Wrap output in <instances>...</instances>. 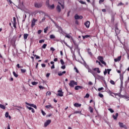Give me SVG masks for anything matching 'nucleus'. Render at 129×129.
<instances>
[{
    "instance_id": "57",
    "label": "nucleus",
    "mask_w": 129,
    "mask_h": 129,
    "mask_svg": "<svg viewBox=\"0 0 129 129\" xmlns=\"http://www.w3.org/2000/svg\"><path fill=\"white\" fill-rule=\"evenodd\" d=\"M111 70V69H107V70L108 74H109Z\"/></svg>"
},
{
    "instance_id": "15",
    "label": "nucleus",
    "mask_w": 129,
    "mask_h": 129,
    "mask_svg": "<svg viewBox=\"0 0 129 129\" xmlns=\"http://www.w3.org/2000/svg\"><path fill=\"white\" fill-rule=\"evenodd\" d=\"M114 60L115 62H118V61H120V60H121V56H118L117 58H115Z\"/></svg>"
},
{
    "instance_id": "22",
    "label": "nucleus",
    "mask_w": 129,
    "mask_h": 129,
    "mask_svg": "<svg viewBox=\"0 0 129 129\" xmlns=\"http://www.w3.org/2000/svg\"><path fill=\"white\" fill-rule=\"evenodd\" d=\"M90 37V35H86L82 36L83 39H86V38H89Z\"/></svg>"
},
{
    "instance_id": "38",
    "label": "nucleus",
    "mask_w": 129,
    "mask_h": 129,
    "mask_svg": "<svg viewBox=\"0 0 129 129\" xmlns=\"http://www.w3.org/2000/svg\"><path fill=\"white\" fill-rule=\"evenodd\" d=\"M45 42V40L44 39H42L39 41V43H40V44H42V43H44Z\"/></svg>"
},
{
    "instance_id": "44",
    "label": "nucleus",
    "mask_w": 129,
    "mask_h": 129,
    "mask_svg": "<svg viewBox=\"0 0 129 129\" xmlns=\"http://www.w3.org/2000/svg\"><path fill=\"white\" fill-rule=\"evenodd\" d=\"M39 88L40 90H43V89H45V87L42 86H39Z\"/></svg>"
},
{
    "instance_id": "24",
    "label": "nucleus",
    "mask_w": 129,
    "mask_h": 129,
    "mask_svg": "<svg viewBox=\"0 0 129 129\" xmlns=\"http://www.w3.org/2000/svg\"><path fill=\"white\" fill-rule=\"evenodd\" d=\"M0 107L2 109H6V106H5V105H3V104H0Z\"/></svg>"
},
{
    "instance_id": "36",
    "label": "nucleus",
    "mask_w": 129,
    "mask_h": 129,
    "mask_svg": "<svg viewBox=\"0 0 129 129\" xmlns=\"http://www.w3.org/2000/svg\"><path fill=\"white\" fill-rule=\"evenodd\" d=\"M66 38H68V39H70V38H71V36H70V35H69V34H67L66 35Z\"/></svg>"
},
{
    "instance_id": "61",
    "label": "nucleus",
    "mask_w": 129,
    "mask_h": 129,
    "mask_svg": "<svg viewBox=\"0 0 129 129\" xmlns=\"http://www.w3.org/2000/svg\"><path fill=\"white\" fill-rule=\"evenodd\" d=\"M53 60H54V62H57V61H58V58H55L53 59Z\"/></svg>"
},
{
    "instance_id": "41",
    "label": "nucleus",
    "mask_w": 129,
    "mask_h": 129,
    "mask_svg": "<svg viewBox=\"0 0 129 129\" xmlns=\"http://www.w3.org/2000/svg\"><path fill=\"white\" fill-rule=\"evenodd\" d=\"M96 62L98 63L99 64V65H100V66H102V64H101V62H100V61H99L98 60H96Z\"/></svg>"
},
{
    "instance_id": "10",
    "label": "nucleus",
    "mask_w": 129,
    "mask_h": 129,
    "mask_svg": "<svg viewBox=\"0 0 129 129\" xmlns=\"http://www.w3.org/2000/svg\"><path fill=\"white\" fill-rule=\"evenodd\" d=\"M11 45L14 47L16 44V39L15 38H12L10 41Z\"/></svg>"
},
{
    "instance_id": "31",
    "label": "nucleus",
    "mask_w": 129,
    "mask_h": 129,
    "mask_svg": "<svg viewBox=\"0 0 129 129\" xmlns=\"http://www.w3.org/2000/svg\"><path fill=\"white\" fill-rule=\"evenodd\" d=\"M74 70H75L77 73H79V71H78V69H77V68H76V67L74 68Z\"/></svg>"
},
{
    "instance_id": "21",
    "label": "nucleus",
    "mask_w": 129,
    "mask_h": 129,
    "mask_svg": "<svg viewBox=\"0 0 129 129\" xmlns=\"http://www.w3.org/2000/svg\"><path fill=\"white\" fill-rule=\"evenodd\" d=\"M29 36V34H24V40H27L28 39V37Z\"/></svg>"
},
{
    "instance_id": "56",
    "label": "nucleus",
    "mask_w": 129,
    "mask_h": 129,
    "mask_svg": "<svg viewBox=\"0 0 129 129\" xmlns=\"http://www.w3.org/2000/svg\"><path fill=\"white\" fill-rule=\"evenodd\" d=\"M41 66L42 67L45 68L46 67V64L45 63H42Z\"/></svg>"
},
{
    "instance_id": "26",
    "label": "nucleus",
    "mask_w": 129,
    "mask_h": 129,
    "mask_svg": "<svg viewBox=\"0 0 129 129\" xmlns=\"http://www.w3.org/2000/svg\"><path fill=\"white\" fill-rule=\"evenodd\" d=\"M46 108H53V107H52V105H48L45 106Z\"/></svg>"
},
{
    "instance_id": "39",
    "label": "nucleus",
    "mask_w": 129,
    "mask_h": 129,
    "mask_svg": "<svg viewBox=\"0 0 129 129\" xmlns=\"http://www.w3.org/2000/svg\"><path fill=\"white\" fill-rule=\"evenodd\" d=\"M60 63L61 65H64L65 64V62H64V60H63L62 59H60Z\"/></svg>"
},
{
    "instance_id": "29",
    "label": "nucleus",
    "mask_w": 129,
    "mask_h": 129,
    "mask_svg": "<svg viewBox=\"0 0 129 129\" xmlns=\"http://www.w3.org/2000/svg\"><path fill=\"white\" fill-rule=\"evenodd\" d=\"M50 39H55V35L51 34L50 35Z\"/></svg>"
},
{
    "instance_id": "43",
    "label": "nucleus",
    "mask_w": 129,
    "mask_h": 129,
    "mask_svg": "<svg viewBox=\"0 0 129 129\" xmlns=\"http://www.w3.org/2000/svg\"><path fill=\"white\" fill-rule=\"evenodd\" d=\"M76 113H81V112L79 111H76L73 113V114H75Z\"/></svg>"
},
{
    "instance_id": "48",
    "label": "nucleus",
    "mask_w": 129,
    "mask_h": 129,
    "mask_svg": "<svg viewBox=\"0 0 129 129\" xmlns=\"http://www.w3.org/2000/svg\"><path fill=\"white\" fill-rule=\"evenodd\" d=\"M89 96H90L89 94L87 93L86 95V96H85V97H86V98H89Z\"/></svg>"
},
{
    "instance_id": "12",
    "label": "nucleus",
    "mask_w": 129,
    "mask_h": 129,
    "mask_svg": "<svg viewBox=\"0 0 129 129\" xmlns=\"http://www.w3.org/2000/svg\"><path fill=\"white\" fill-rule=\"evenodd\" d=\"M115 32L116 33V35H118L120 33V30H119L117 27H116L115 28Z\"/></svg>"
},
{
    "instance_id": "63",
    "label": "nucleus",
    "mask_w": 129,
    "mask_h": 129,
    "mask_svg": "<svg viewBox=\"0 0 129 129\" xmlns=\"http://www.w3.org/2000/svg\"><path fill=\"white\" fill-rule=\"evenodd\" d=\"M17 67H18V68H21V66H20V64H17Z\"/></svg>"
},
{
    "instance_id": "40",
    "label": "nucleus",
    "mask_w": 129,
    "mask_h": 129,
    "mask_svg": "<svg viewBox=\"0 0 129 129\" xmlns=\"http://www.w3.org/2000/svg\"><path fill=\"white\" fill-rule=\"evenodd\" d=\"M110 83H111V84H112V85H114V84H115V83L113 81V80H110Z\"/></svg>"
},
{
    "instance_id": "4",
    "label": "nucleus",
    "mask_w": 129,
    "mask_h": 129,
    "mask_svg": "<svg viewBox=\"0 0 129 129\" xmlns=\"http://www.w3.org/2000/svg\"><path fill=\"white\" fill-rule=\"evenodd\" d=\"M38 20L33 18V19L31 21V28H34L35 27V25H36V22H37Z\"/></svg>"
},
{
    "instance_id": "19",
    "label": "nucleus",
    "mask_w": 129,
    "mask_h": 129,
    "mask_svg": "<svg viewBox=\"0 0 129 129\" xmlns=\"http://www.w3.org/2000/svg\"><path fill=\"white\" fill-rule=\"evenodd\" d=\"M74 106L75 107H80L81 106V104H79L78 103H75L74 104Z\"/></svg>"
},
{
    "instance_id": "20",
    "label": "nucleus",
    "mask_w": 129,
    "mask_h": 129,
    "mask_svg": "<svg viewBox=\"0 0 129 129\" xmlns=\"http://www.w3.org/2000/svg\"><path fill=\"white\" fill-rule=\"evenodd\" d=\"M56 10L57 12H58V13H60V12H61V7H60V6L57 5L56 7Z\"/></svg>"
},
{
    "instance_id": "14",
    "label": "nucleus",
    "mask_w": 129,
    "mask_h": 129,
    "mask_svg": "<svg viewBox=\"0 0 129 129\" xmlns=\"http://www.w3.org/2000/svg\"><path fill=\"white\" fill-rule=\"evenodd\" d=\"M83 87L81 86H76L75 87V90H79V89H82Z\"/></svg>"
},
{
    "instance_id": "9",
    "label": "nucleus",
    "mask_w": 129,
    "mask_h": 129,
    "mask_svg": "<svg viewBox=\"0 0 129 129\" xmlns=\"http://www.w3.org/2000/svg\"><path fill=\"white\" fill-rule=\"evenodd\" d=\"M57 92L58 93L57 94V95H58V96H60V97L63 96L64 93L62 92V89H60V90H58Z\"/></svg>"
},
{
    "instance_id": "11",
    "label": "nucleus",
    "mask_w": 129,
    "mask_h": 129,
    "mask_svg": "<svg viewBox=\"0 0 129 129\" xmlns=\"http://www.w3.org/2000/svg\"><path fill=\"white\" fill-rule=\"evenodd\" d=\"M84 25L86 28H89V27H90V22L87 21L84 23Z\"/></svg>"
},
{
    "instance_id": "1",
    "label": "nucleus",
    "mask_w": 129,
    "mask_h": 129,
    "mask_svg": "<svg viewBox=\"0 0 129 129\" xmlns=\"http://www.w3.org/2000/svg\"><path fill=\"white\" fill-rule=\"evenodd\" d=\"M94 71H96L97 73H100V72H101V71L99 70V68H94L93 69V71L91 69L88 70V72L91 73V74H92L94 77H96V73H95Z\"/></svg>"
},
{
    "instance_id": "25",
    "label": "nucleus",
    "mask_w": 129,
    "mask_h": 129,
    "mask_svg": "<svg viewBox=\"0 0 129 129\" xmlns=\"http://www.w3.org/2000/svg\"><path fill=\"white\" fill-rule=\"evenodd\" d=\"M13 75H14V76H15V77H18V76H19V75H18V74H17L16 73V72H13Z\"/></svg>"
},
{
    "instance_id": "53",
    "label": "nucleus",
    "mask_w": 129,
    "mask_h": 129,
    "mask_svg": "<svg viewBox=\"0 0 129 129\" xmlns=\"http://www.w3.org/2000/svg\"><path fill=\"white\" fill-rule=\"evenodd\" d=\"M51 94V92L47 91L46 93V95H50Z\"/></svg>"
},
{
    "instance_id": "28",
    "label": "nucleus",
    "mask_w": 129,
    "mask_h": 129,
    "mask_svg": "<svg viewBox=\"0 0 129 129\" xmlns=\"http://www.w3.org/2000/svg\"><path fill=\"white\" fill-rule=\"evenodd\" d=\"M33 56H34V57H36V59H40L41 58V57H40L36 54H33Z\"/></svg>"
},
{
    "instance_id": "30",
    "label": "nucleus",
    "mask_w": 129,
    "mask_h": 129,
    "mask_svg": "<svg viewBox=\"0 0 129 129\" xmlns=\"http://www.w3.org/2000/svg\"><path fill=\"white\" fill-rule=\"evenodd\" d=\"M46 47H47V44H44L42 45V49H46Z\"/></svg>"
},
{
    "instance_id": "62",
    "label": "nucleus",
    "mask_w": 129,
    "mask_h": 129,
    "mask_svg": "<svg viewBox=\"0 0 129 129\" xmlns=\"http://www.w3.org/2000/svg\"><path fill=\"white\" fill-rule=\"evenodd\" d=\"M103 2H104V0H100L99 4H101V3H103Z\"/></svg>"
},
{
    "instance_id": "59",
    "label": "nucleus",
    "mask_w": 129,
    "mask_h": 129,
    "mask_svg": "<svg viewBox=\"0 0 129 129\" xmlns=\"http://www.w3.org/2000/svg\"><path fill=\"white\" fill-rule=\"evenodd\" d=\"M75 24L76 25H79V22H78V20H76Z\"/></svg>"
},
{
    "instance_id": "3",
    "label": "nucleus",
    "mask_w": 129,
    "mask_h": 129,
    "mask_svg": "<svg viewBox=\"0 0 129 129\" xmlns=\"http://www.w3.org/2000/svg\"><path fill=\"white\" fill-rule=\"evenodd\" d=\"M78 83L76 82H75L73 80H72L70 82L69 85L70 86V87H74L75 85H77Z\"/></svg>"
},
{
    "instance_id": "8",
    "label": "nucleus",
    "mask_w": 129,
    "mask_h": 129,
    "mask_svg": "<svg viewBox=\"0 0 129 129\" xmlns=\"http://www.w3.org/2000/svg\"><path fill=\"white\" fill-rule=\"evenodd\" d=\"M27 105H29V106H31V107H34L35 109H37V106L34 104H30L29 103H25Z\"/></svg>"
},
{
    "instance_id": "33",
    "label": "nucleus",
    "mask_w": 129,
    "mask_h": 129,
    "mask_svg": "<svg viewBox=\"0 0 129 129\" xmlns=\"http://www.w3.org/2000/svg\"><path fill=\"white\" fill-rule=\"evenodd\" d=\"M21 73H25L26 71H27L26 70V69H21Z\"/></svg>"
},
{
    "instance_id": "17",
    "label": "nucleus",
    "mask_w": 129,
    "mask_h": 129,
    "mask_svg": "<svg viewBox=\"0 0 129 129\" xmlns=\"http://www.w3.org/2000/svg\"><path fill=\"white\" fill-rule=\"evenodd\" d=\"M47 7L49 8V9H51V10H53L55 8V5L54 4L52 5L51 6L49 5V3L47 4Z\"/></svg>"
},
{
    "instance_id": "42",
    "label": "nucleus",
    "mask_w": 129,
    "mask_h": 129,
    "mask_svg": "<svg viewBox=\"0 0 129 129\" xmlns=\"http://www.w3.org/2000/svg\"><path fill=\"white\" fill-rule=\"evenodd\" d=\"M123 4L121 2L117 4V7H120V6H123Z\"/></svg>"
},
{
    "instance_id": "6",
    "label": "nucleus",
    "mask_w": 129,
    "mask_h": 129,
    "mask_svg": "<svg viewBox=\"0 0 129 129\" xmlns=\"http://www.w3.org/2000/svg\"><path fill=\"white\" fill-rule=\"evenodd\" d=\"M51 119L47 120L44 124V127H47V126H48V125L51 123Z\"/></svg>"
},
{
    "instance_id": "47",
    "label": "nucleus",
    "mask_w": 129,
    "mask_h": 129,
    "mask_svg": "<svg viewBox=\"0 0 129 129\" xmlns=\"http://www.w3.org/2000/svg\"><path fill=\"white\" fill-rule=\"evenodd\" d=\"M58 76H62V75H63V74L61 72H60L59 73H58Z\"/></svg>"
},
{
    "instance_id": "7",
    "label": "nucleus",
    "mask_w": 129,
    "mask_h": 129,
    "mask_svg": "<svg viewBox=\"0 0 129 129\" xmlns=\"http://www.w3.org/2000/svg\"><path fill=\"white\" fill-rule=\"evenodd\" d=\"M82 20L83 19V17L82 16H79L78 15L76 14L75 15V20Z\"/></svg>"
},
{
    "instance_id": "34",
    "label": "nucleus",
    "mask_w": 129,
    "mask_h": 129,
    "mask_svg": "<svg viewBox=\"0 0 129 129\" xmlns=\"http://www.w3.org/2000/svg\"><path fill=\"white\" fill-rule=\"evenodd\" d=\"M31 84H32V85H37V84H38V82H32L31 83Z\"/></svg>"
},
{
    "instance_id": "27",
    "label": "nucleus",
    "mask_w": 129,
    "mask_h": 129,
    "mask_svg": "<svg viewBox=\"0 0 129 129\" xmlns=\"http://www.w3.org/2000/svg\"><path fill=\"white\" fill-rule=\"evenodd\" d=\"M13 24L15 29H17V22H13Z\"/></svg>"
},
{
    "instance_id": "50",
    "label": "nucleus",
    "mask_w": 129,
    "mask_h": 129,
    "mask_svg": "<svg viewBox=\"0 0 129 129\" xmlns=\"http://www.w3.org/2000/svg\"><path fill=\"white\" fill-rule=\"evenodd\" d=\"M41 113L43 114V115L45 116V115L46 114V113L43 110H41Z\"/></svg>"
},
{
    "instance_id": "18",
    "label": "nucleus",
    "mask_w": 129,
    "mask_h": 129,
    "mask_svg": "<svg viewBox=\"0 0 129 129\" xmlns=\"http://www.w3.org/2000/svg\"><path fill=\"white\" fill-rule=\"evenodd\" d=\"M87 51H88V53L89 55H90V56H91V57H92V56H93V54L92 53V52H91L90 49L88 48Z\"/></svg>"
},
{
    "instance_id": "55",
    "label": "nucleus",
    "mask_w": 129,
    "mask_h": 129,
    "mask_svg": "<svg viewBox=\"0 0 129 129\" xmlns=\"http://www.w3.org/2000/svg\"><path fill=\"white\" fill-rule=\"evenodd\" d=\"M55 69V64H52L51 67V69Z\"/></svg>"
},
{
    "instance_id": "58",
    "label": "nucleus",
    "mask_w": 129,
    "mask_h": 129,
    "mask_svg": "<svg viewBox=\"0 0 129 129\" xmlns=\"http://www.w3.org/2000/svg\"><path fill=\"white\" fill-rule=\"evenodd\" d=\"M50 50L51 51H52V52H54V51H55V49L53 47H51Z\"/></svg>"
},
{
    "instance_id": "23",
    "label": "nucleus",
    "mask_w": 129,
    "mask_h": 129,
    "mask_svg": "<svg viewBox=\"0 0 129 129\" xmlns=\"http://www.w3.org/2000/svg\"><path fill=\"white\" fill-rule=\"evenodd\" d=\"M90 112L91 113H92L93 112V108H92L91 106L89 107Z\"/></svg>"
},
{
    "instance_id": "64",
    "label": "nucleus",
    "mask_w": 129,
    "mask_h": 129,
    "mask_svg": "<svg viewBox=\"0 0 129 129\" xmlns=\"http://www.w3.org/2000/svg\"><path fill=\"white\" fill-rule=\"evenodd\" d=\"M88 84H89V85H92V82H89Z\"/></svg>"
},
{
    "instance_id": "49",
    "label": "nucleus",
    "mask_w": 129,
    "mask_h": 129,
    "mask_svg": "<svg viewBox=\"0 0 129 129\" xmlns=\"http://www.w3.org/2000/svg\"><path fill=\"white\" fill-rule=\"evenodd\" d=\"M99 96L102 98V97H103V95L101 93H99Z\"/></svg>"
},
{
    "instance_id": "51",
    "label": "nucleus",
    "mask_w": 129,
    "mask_h": 129,
    "mask_svg": "<svg viewBox=\"0 0 129 129\" xmlns=\"http://www.w3.org/2000/svg\"><path fill=\"white\" fill-rule=\"evenodd\" d=\"M98 91H101V90H103V87L98 88Z\"/></svg>"
},
{
    "instance_id": "35",
    "label": "nucleus",
    "mask_w": 129,
    "mask_h": 129,
    "mask_svg": "<svg viewBox=\"0 0 129 129\" xmlns=\"http://www.w3.org/2000/svg\"><path fill=\"white\" fill-rule=\"evenodd\" d=\"M48 28H49V27L47 26V27H46L44 29V33H47V31H48Z\"/></svg>"
},
{
    "instance_id": "13",
    "label": "nucleus",
    "mask_w": 129,
    "mask_h": 129,
    "mask_svg": "<svg viewBox=\"0 0 129 129\" xmlns=\"http://www.w3.org/2000/svg\"><path fill=\"white\" fill-rule=\"evenodd\" d=\"M35 8H41L42 7V4L41 3H35L34 5Z\"/></svg>"
},
{
    "instance_id": "52",
    "label": "nucleus",
    "mask_w": 129,
    "mask_h": 129,
    "mask_svg": "<svg viewBox=\"0 0 129 129\" xmlns=\"http://www.w3.org/2000/svg\"><path fill=\"white\" fill-rule=\"evenodd\" d=\"M106 74H107V71L105 69V71H104V75H106Z\"/></svg>"
},
{
    "instance_id": "32",
    "label": "nucleus",
    "mask_w": 129,
    "mask_h": 129,
    "mask_svg": "<svg viewBox=\"0 0 129 129\" xmlns=\"http://www.w3.org/2000/svg\"><path fill=\"white\" fill-rule=\"evenodd\" d=\"M109 111H110L111 113H113L114 112V111L111 109V108H109L108 109Z\"/></svg>"
},
{
    "instance_id": "45",
    "label": "nucleus",
    "mask_w": 129,
    "mask_h": 129,
    "mask_svg": "<svg viewBox=\"0 0 129 129\" xmlns=\"http://www.w3.org/2000/svg\"><path fill=\"white\" fill-rule=\"evenodd\" d=\"M6 117H9V112H6L5 113Z\"/></svg>"
},
{
    "instance_id": "46",
    "label": "nucleus",
    "mask_w": 129,
    "mask_h": 129,
    "mask_svg": "<svg viewBox=\"0 0 129 129\" xmlns=\"http://www.w3.org/2000/svg\"><path fill=\"white\" fill-rule=\"evenodd\" d=\"M58 4H59V5H61V7L62 9H64V5L63 4H61V3H60V2H58Z\"/></svg>"
},
{
    "instance_id": "5",
    "label": "nucleus",
    "mask_w": 129,
    "mask_h": 129,
    "mask_svg": "<svg viewBox=\"0 0 129 129\" xmlns=\"http://www.w3.org/2000/svg\"><path fill=\"white\" fill-rule=\"evenodd\" d=\"M118 124H119L120 127H123V128L127 129V126H126V125L125 124H124L123 123L119 122Z\"/></svg>"
},
{
    "instance_id": "54",
    "label": "nucleus",
    "mask_w": 129,
    "mask_h": 129,
    "mask_svg": "<svg viewBox=\"0 0 129 129\" xmlns=\"http://www.w3.org/2000/svg\"><path fill=\"white\" fill-rule=\"evenodd\" d=\"M37 33L39 35H40V34H41V33H42V30H39L37 31Z\"/></svg>"
},
{
    "instance_id": "2",
    "label": "nucleus",
    "mask_w": 129,
    "mask_h": 129,
    "mask_svg": "<svg viewBox=\"0 0 129 129\" xmlns=\"http://www.w3.org/2000/svg\"><path fill=\"white\" fill-rule=\"evenodd\" d=\"M97 59L102 63V64H103L105 66H106V62L104 61L103 60H104V58H103V56H99L97 57Z\"/></svg>"
},
{
    "instance_id": "37",
    "label": "nucleus",
    "mask_w": 129,
    "mask_h": 129,
    "mask_svg": "<svg viewBox=\"0 0 129 129\" xmlns=\"http://www.w3.org/2000/svg\"><path fill=\"white\" fill-rule=\"evenodd\" d=\"M79 3H80V4H81L82 5H86V3H85L82 1H80Z\"/></svg>"
},
{
    "instance_id": "16",
    "label": "nucleus",
    "mask_w": 129,
    "mask_h": 129,
    "mask_svg": "<svg viewBox=\"0 0 129 129\" xmlns=\"http://www.w3.org/2000/svg\"><path fill=\"white\" fill-rule=\"evenodd\" d=\"M118 116V113H116L115 115H112V117L114 120L117 119V117Z\"/></svg>"
},
{
    "instance_id": "60",
    "label": "nucleus",
    "mask_w": 129,
    "mask_h": 129,
    "mask_svg": "<svg viewBox=\"0 0 129 129\" xmlns=\"http://www.w3.org/2000/svg\"><path fill=\"white\" fill-rule=\"evenodd\" d=\"M61 69H65L66 68V67L64 65L61 67Z\"/></svg>"
}]
</instances>
